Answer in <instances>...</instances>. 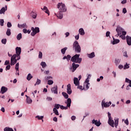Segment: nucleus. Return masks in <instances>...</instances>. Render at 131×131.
Here are the masks:
<instances>
[{"mask_svg":"<svg viewBox=\"0 0 131 131\" xmlns=\"http://www.w3.org/2000/svg\"><path fill=\"white\" fill-rule=\"evenodd\" d=\"M80 55L79 54H75L74 56H73L71 61L72 62H74V63H78V64H80L81 63V61L82 60V58H79Z\"/></svg>","mask_w":131,"mask_h":131,"instance_id":"1","label":"nucleus"},{"mask_svg":"<svg viewBox=\"0 0 131 131\" xmlns=\"http://www.w3.org/2000/svg\"><path fill=\"white\" fill-rule=\"evenodd\" d=\"M73 49L77 53H80V52H81V48H80V46H79V43H78V41H75L74 42Z\"/></svg>","mask_w":131,"mask_h":131,"instance_id":"2","label":"nucleus"},{"mask_svg":"<svg viewBox=\"0 0 131 131\" xmlns=\"http://www.w3.org/2000/svg\"><path fill=\"white\" fill-rule=\"evenodd\" d=\"M59 12H64L67 11V7L65 6L64 4L59 3L57 6Z\"/></svg>","mask_w":131,"mask_h":131,"instance_id":"3","label":"nucleus"},{"mask_svg":"<svg viewBox=\"0 0 131 131\" xmlns=\"http://www.w3.org/2000/svg\"><path fill=\"white\" fill-rule=\"evenodd\" d=\"M65 104H67V106H64L63 105L60 106V109L62 110H67L69 108H70V106H71V99L69 98L64 102Z\"/></svg>","mask_w":131,"mask_h":131,"instance_id":"4","label":"nucleus"},{"mask_svg":"<svg viewBox=\"0 0 131 131\" xmlns=\"http://www.w3.org/2000/svg\"><path fill=\"white\" fill-rule=\"evenodd\" d=\"M17 57V54H14L11 58L10 60V65L11 66H13V65H15L16 63H17V59H16V58Z\"/></svg>","mask_w":131,"mask_h":131,"instance_id":"5","label":"nucleus"},{"mask_svg":"<svg viewBox=\"0 0 131 131\" xmlns=\"http://www.w3.org/2000/svg\"><path fill=\"white\" fill-rule=\"evenodd\" d=\"M108 123L112 126V127H114V121L113 119H112V118H111V114L110 113H108Z\"/></svg>","mask_w":131,"mask_h":131,"instance_id":"6","label":"nucleus"},{"mask_svg":"<svg viewBox=\"0 0 131 131\" xmlns=\"http://www.w3.org/2000/svg\"><path fill=\"white\" fill-rule=\"evenodd\" d=\"M31 30L32 31V32L31 33V35H32V36H34L35 34L39 32V28L36 27L34 28V27H32Z\"/></svg>","mask_w":131,"mask_h":131,"instance_id":"7","label":"nucleus"},{"mask_svg":"<svg viewBox=\"0 0 131 131\" xmlns=\"http://www.w3.org/2000/svg\"><path fill=\"white\" fill-rule=\"evenodd\" d=\"M116 31L117 33V34L116 35V36H119V35L121 34V32L123 31V29H122L121 27L118 26L117 27V29H116Z\"/></svg>","mask_w":131,"mask_h":131,"instance_id":"8","label":"nucleus"},{"mask_svg":"<svg viewBox=\"0 0 131 131\" xmlns=\"http://www.w3.org/2000/svg\"><path fill=\"white\" fill-rule=\"evenodd\" d=\"M79 67V64L75 63V62H73L72 63V67L70 68V70H71L72 72H74L77 68Z\"/></svg>","mask_w":131,"mask_h":131,"instance_id":"9","label":"nucleus"},{"mask_svg":"<svg viewBox=\"0 0 131 131\" xmlns=\"http://www.w3.org/2000/svg\"><path fill=\"white\" fill-rule=\"evenodd\" d=\"M111 104H112L111 101H110L109 102H105L104 100H103L101 103L102 106H104V107H105L106 108L109 107Z\"/></svg>","mask_w":131,"mask_h":131,"instance_id":"10","label":"nucleus"},{"mask_svg":"<svg viewBox=\"0 0 131 131\" xmlns=\"http://www.w3.org/2000/svg\"><path fill=\"white\" fill-rule=\"evenodd\" d=\"M55 15L58 19H62L63 18V12L62 11L58 12L57 14L55 13Z\"/></svg>","mask_w":131,"mask_h":131,"instance_id":"11","label":"nucleus"},{"mask_svg":"<svg viewBox=\"0 0 131 131\" xmlns=\"http://www.w3.org/2000/svg\"><path fill=\"white\" fill-rule=\"evenodd\" d=\"M67 93L68 95L72 94V90H71V84H68L67 85Z\"/></svg>","mask_w":131,"mask_h":131,"instance_id":"12","label":"nucleus"},{"mask_svg":"<svg viewBox=\"0 0 131 131\" xmlns=\"http://www.w3.org/2000/svg\"><path fill=\"white\" fill-rule=\"evenodd\" d=\"M7 91H8V88L3 86L1 88V90L0 93L1 94H2V95H4V94H5V93H7Z\"/></svg>","mask_w":131,"mask_h":131,"instance_id":"13","label":"nucleus"},{"mask_svg":"<svg viewBox=\"0 0 131 131\" xmlns=\"http://www.w3.org/2000/svg\"><path fill=\"white\" fill-rule=\"evenodd\" d=\"M92 124H95V125H96V126H100L101 124V123L100 122V121H99V122H98L97 120H95V119H93L92 120Z\"/></svg>","mask_w":131,"mask_h":131,"instance_id":"14","label":"nucleus"},{"mask_svg":"<svg viewBox=\"0 0 131 131\" xmlns=\"http://www.w3.org/2000/svg\"><path fill=\"white\" fill-rule=\"evenodd\" d=\"M51 92L54 94H58V86H55L51 88Z\"/></svg>","mask_w":131,"mask_h":131,"instance_id":"15","label":"nucleus"},{"mask_svg":"<svg viewBox=\"0 0 131 131\" xmlns=\"http://www.w3.org/2000/svg\"><path fill=\"white\" fill-rule=\"evenodd\" d=\"M126 39L128 46H131V39L129 38V36H126Z\"/></svg>","mask_w":131,"mask_h":131,"instance_id":"16","label":"nucleus"},{"mask_svg":"<svg viewBox=\"0 0 131 131\" xmlns=\"http://www.w3.org/2000/svg\"><path fill=\"white\" fill-rule=\"evenodd\" d=\"M74 83L76 86L79 85V81L78 80V78L75 77L74 79Z\"/></svg>","mask_w":131,"mask_h":131,"instance_id":"17","label":"nucleus"},{"mask_svg":"<svg viewBox=\"0 0 131 131\" xmlns=\"http://www.w3.org/2000/svg\"><path fill=\"white\" fill-rule=\"evenodd\" d=\"M15 51L16 55H21V48L20 47H16Z\"/></svg>","mask_w":131,"mask_h":131,"instance_id":"18","label":"nucleus"},{"mask_svg":"<svg viewBox=\"0 0 131 131\" xmlns=\"http://www.w3.org/2000/svg\"><path fill=\"white\" fill-rule=\"evenodd\" d=\"M41 10L45 11V13H46V14H48V15H50V11H49V9H48V7H47V6H44L43 9L41 8Z\"/></svg>","mask_w":131,"mask_h":131,"instance_id":"19","label":"nucleus"},{"mask_svg":"<svg viewBox=\"0 0 131 131\" xmlns=\"http://www.w3.org/2000/svg\"><path fill=\"white\" fill-rule=\"evenodd\" d=\"M7 10V6H5V8L3 7L0 10V14H5V12H6Z\"/></svg>","mask_w":131,"mask_h":131,"instance_id":"20","label":"nucleus"},{"mask_svg":"<svg viewBox=\"0 0 131 131\" xmlns=\"http://www.w3.org/2000/svg\"><path fill=\"white\" fill-rule=\"evenodd\" d=\"M114 120H115V123H114V124H115V127H117V126H118V122L119 121V120L118 118H115Z\"/></svg>","mask_w":131,"mask_h":131,"instance_id":"21","label":"nucleus"},{"mask_svg":"<svg viewBox=\"0 0 131 131\" xmlns=\"http://www.w3.org/2000/svg\"><path fill=\"white\" fill-rule=\"evenodd\" d=\"M113 37V45H116L117 43H119V42L120 41V40H119V39H115L114 38V37Z\"/></svg>","mask_w":131,"mask_h":131,"instance_id":"22","label":"nucleus"},{"mask_svg":"<svg viewBox=\"0 0 131 131\" xmlns=\"http://www.w3.org/2000/svg\"><path fill=\"white\" fill-rule=\"evenodd\" d=\"M31 15L33 19H36V17H37V14H36V13H35L34 12H32L31 13Z\"/></svg>","mask_w":131,"mask_h":131,"instance_id":"23","label":"nucleus"},{"mask_svg":"<svg viewBox=\"0 0 131 131\" xmlns=\"http://www.w3.org/2000/svg\"><path fill=\"white\" fill-rule=\"evenodd\" d=\"M88 57L89 58H90V59H92V58H94L95 55V52H92L90 54H88Z\"/></svg>","mask_w":131,"mask_h":131,"instance_id":"24","label":"nucleus"},{"mask_svg":"<svg viewBox=\"0 0 131 131\" xmlns=\"http://www.w3.org/2000/svg\"><path fill=\"white\" fill-rule=\"evenodd\" d=\"M79 33L80 34V35H84V30L82 28H80L79 30Z\"/></svg>","mask_w":131,"mask_h":131,"instance_id":"25","label":"nucleus"},{"mask_svg":"<svg viewBox=\"0 0 131 131\" xmlns=\"http://www.w3.org/2000/svg\"><path fill=\"white\" fill-rule=\"evenodd\" d=\"M65 59H67V61H69L71 59V56L70 55H68L67 56H65L63 57V60H65Z\"/></svg>","mask_w":131,"mask_h":131,"instance_id":"26","label":"nucleus"},{"mask_svg":"<svg viewBox=\"0 0 131 131\" xmlns=\"http://www.w3.org/2000/svg\"><path fill=\"white\" fill-rule=\"evenodd\" d=\"M68 48L65 47L61 50V52L62 54V55H65V53H66V51H67V49Z\"/></svg>","mask_w":131,"mask_h":131,"instance_id":"27","label":"nucleus"},{"mask_svg":"<svg viewBox=\"0 0 131 131\" xmlns=\"http://www.w3.org/2000/svg\"><path fill=\"white\" fill-rule=\"evenodd\" d=\"M62 95L63 96L65 99H69L68 98H69V96L68 94H67V93H66V92H62Z\"/></svg>","mask_w":131,"mask_h":131,"instance_id":"28","label":"nucleus"},{"mask_svg":"<svg viewBox=\"0 0 131 131\" xmlns=\"http://www.w3.org/2000/svg\"><path fill=\"white\" fill-rule=\"evenodd\" d=\"M4 131H14V130L12 128L6 127L4 129Z\"/></svg>","mask_w":131,"mask_h":131,"instance_id":"29","label":"nucleus"},{"mask_svg":"<svg viewBox=\"0 0 131 131\" xmlns=\"http://www.w3.org/2000/svg\"><path fill=\"white\" fill-rule=\"evenodd\" d=\"M27 103L28 104H31V103H32V100L30 98V97H27Z\"/></svg>","mask_w":131,"mask_h":131,"instance_id":"30","label":"nucleus"},{"mask_svg":"<svg viewBox=\"0 0 131 131\" xmlns=\"http://www.w3.org/2000/svg\"><path fill=\"white\" fill-rule=\"evenodd\" d=\"M40 65L42 66V68H46V67H47V63H46V62L42 61Z\"/></svg>","mask_w":131,"mask_h":131,"instance_id":"31","label":"nucleus"},{"mask_svg":"<svg viewBox=\"0 0 131 131\" xmlns=\"http://www.w3.org/2000/svg\"><path fill=\"white\" fill-rule=\"evenodd\" d=\"M16 38L18 40H20V39H21V38H22V34L19 33L17 35Z\"/></svg>","mask_w":131,"mask_h":131,"instance_id":"32","label":"nucleus"},{"mask_svg":"<svg viewBox=\"0 0 131 131\" xmlns=\"http://www.w3.org/2000/svg\"><path fill=\"white\" fill-rule=\"evenodd\" d=\"M32 77H33L32 76V75H31V74H29L27 77V80H30L31 79V78H32Z\"/></svg>","mask_w":131,"mask_h":131,"instance_id":"33","label":"nucleus"},{"mask_svg":"<svg viewBox=\"0 0 131 131\" xmlns=\"http://www.w3.org/2000/svg\"><path fill=\"white\" fill-rule=\"evenodd\" d=\"M6 35H8V36H10V35H11V29H7V31L6 32Z\"/></svg>","mask_w":131,"mask_h":131,"instance_id":"34","label":"nucleus"},{"mask_svg":"<svg viewBox=\"0 0 131 131\" xmlns=\"http://www.w3.org/2000/svg\"><path fill=\"white\" fill-rule=\"evenodd\" d=\"M53 112L55 113L56 115H59V112H58L57 108H53Z\"/></svg>","mask_w":131,"mask_h":131,"instance_id":"35","label":"nucleus"},{"mask_svg":"<svg viewBox=\"0 0 131 131\" xmlns=\"http://www.w3.org/2000/svg\"><path fill=\"white\" fill-rule=\"evenodd\" d=\"M41 82V81L38 79H37V81L36 82V83L35 84V85L40 84V83Z\"/></svg>","mask_w":131,"mask_h":131,"instance_id":"36","label":"nucleus"},{"mask_svg":"<svg viewBox=\"0 0 131 131\" xmlns=\"http://www.w3.org/2000/svg\"><path fill=\"white\" fill-rule=\"evenodd\" d=\"M15 70L16 71H19V62H17L15 65Z\"/></svg>","mask_w":131,"mask_h":131,"instance_id":"37","label":"nucleus"},{"mask_svg":"<svg viewBox=\"0 0 131 131\" xmlns=\"http://www.w3.org/2000/svg\"><path fill=\"white\" fill-rule=\"evenodd\" d=\"M77 89H79V90H82V91H83V90H84V86L83 87L81 85H77Z\"/></svg>","mask_w":131,"mask_h":131,"instance_id":"38","label":"nucleus"},{"mask_svg":"<svg viewBox=\"0 0 131 131\" xmlns=\"http://www.w3.org/2000/svg\"><path fill=\"white\" fill-rule=\"evenodd\" d=\"M38 58L39 59H42V53L41 52H39Z\"/></svg>","mask_w":131,"mask_h":131,"instance_id":"39","label":"nucleus"},{"mask_svg":"<svg viewBox=\"0 0 131 131\" xmlns=\"http://www.w3.org/2000/svg\"><path fill=\"white\" fill-rule=\"evenodd\" d=\"M120 63V60L119 59H116L115 60L116 65H118Z\"/></svg>","mask_w":131,"mask_h":131,"instance_id":"40","label":"nucleus"},{"mask_svg":"<svg viewBox=\"0 0 131 131\" xmlns=\"http://www.w3.org/2000/svg\"><path fill=\"white\" fill-rule=\"evenodd\" d=\"M60 107H61V105L58 104H55V107L54 108H56V109H59L60 108Z\"/></svg>","mask_w":131,"mask_h":131,"instance_id":"41","label":"nucleus"},{"mask_svg":"<svg viewBox=\"0 0 131 131\" xmlns=\"http://www.w3.org/2000/svg\"><path fill=\"white\" fill-rule=\"evenodd\" d=\"M86 84L85 85L86 90H89L90 89V83H86Z\"/></svg>","mask_w":131,"mask_h":131,"instance_id":"42","label":"nucleus"},{"mask_svg":"<svg viewBox=\"0 0 131 131\" xmlns=\"http://www.w3.org/2000/svg\"><path fill=\"white\" fill-rule=\"evenodd\" d=\"M48 82L49 85H51V84H53L54 83V81H53V80H48Z\"/></svg>","mask_w":131,"mask_h":131,"instance_id":"43","label":"nucleus"},{"mask_svg":"<svg viewBox=\"0 0 131 131\" xmlns=\"http://www.w3.org/2000/svg\"><path fill=\"white\" fill-rule=\"evenodd\" d=\"M36 118H38V119H39V120H41L43 119V116H37L36 117Z\"/></svg>","mask_w":131,"mask_h":131,"instance_id":"44","label":"nucleus"},{"mask_svg":"<svg viewBox=\"0 0 131 131\" xmlns=\"http://www.w3.org/2000/svg\"><path fill=\"white\" fill-rule=\"evenodd\" d=\"M5 21H4V19H0V24H1V26H4V23Z\"/></svg>","mask_w":131,"mask_h":131,"instance_id":"45","label":"nucleus"},{"mask_svg":"<svg viewBox=\"0 0 131 131\" xmlns=\"http://www.w3.org/2000/svg\"><path fill=\"white\" fill-rule=\"evenodd\" d=\"M2 43H3L4 45H6V43H7V39H3L2 40Z\"/></svg>","mask_w":131,"mask_h":131,"instance_id":"46","label":"nucleus"},{"mask_svg":"<svg viewBox=\"0 0 131 131\" xmlns=\"http://www.w3.org/2000/svg\"><path fill=\"white\" fill-rule=\"evenodd\" d=\"M21 28H27V25L26 24H23V25H21Z\"/></svg>","mask_w":131,"mask_h":131,"instance_id":"47","label":"nucleus"},{"mask_svg":"<svg viewBox=\"0 0 131 131\" xmlns=\"http://www.w3.org/2000/svg\"><path fill=\"white\" fill-rule=\"evenodd\" d=\"M129 68V66L127 64V63H126V64L124 66V69H128Z\"/></svg>","mask_w":131,"mask_h":131,"instance_id":"48","label":"nucleus"},{"mask_svg":"<svg viewBox=\"0 0 131 131\" xmlns=\"http://www.w3.org/2000/svg\"><path fill=\"white\" fill-rule=\"evenodd\" d=\"M7 27H8V28H10L12 27V24L10 22H8Z\"/></svg>","mask_w":131,"mask_h":131,"instance_id":"49","label":"nucleus"},{"mask_svg":"<svg viewBox=\"0 0 131 131\" xmlns=\"http://www.w3.org/2000/svg\"><path fill=\"white\" fill-rule=\"evenodd\" d=\"M11 69V66L10 64L8 65L6 67V70H10Z\"/></svg>","mask_w":131,"mask_h":131,"instance_id":"50","label":"nucleus"},{"mask_svg":"<svg viewBox=\"0 0 131 131\" xmlns=\"http://www.w3.org/2000/svg\"><path fill=\"white\" fill-rule=\"evenodd\" d=\"M127 12V11H126V8H124L123 9L122 13H123L124 14H126V13Z\"/></svg>","mask_w":131,"mask_h":131,"instance_id":"51","label":"nucleus"},{"mask_svg":"<svg viewBox=\"0 0 131 131\" xmlns=\"http://www.w3.org/2000/svg\"><path fill=\"white\" fill-rule=\"evenodd\" d=\"M47 101H52L53 98L52 97H48L47 98Z\"/></svg>","mask_w":131,"mask_h":131,"instance_id":"52","label":"nucleus"},{"mask_svg":"<svg viewBox=\"0 0 131 131\" xmlns=\"http://www.w3.org/2000/svg\"><path fill=\"white\" fill-rule=\"evenodd\" d=\"M110 36V32H109V31L106 32V37H108V36Z\"/></svg>","mask_w":131,"mask_h":131,"instance_id":"53","label":"nucleus"},{"mask_svg":"<svg viewBox=\"0 0 131 131\" xmlns=\"http://www.w3.org/2000/svg\"><path fill=\"white\" fill-rule=\"evenodd\" d=\"M9 64H10V61L6 60L5 62L4 65H9Z\"/></svg>","mask_w":131,"mask_h":131,"instance_id":"54","label":"nucleus"},{"mask_svg":"<svg viewBox=\"0 0 131 131\" xmlns=\"http://www.w3.org/2000/svg\"><path fill=\"white\" fill-rule=\"evenodd\" d=\"M124 123H125L126 125H128V120L127 119L124 121Z\"/></svg>","mask_w":131,"mask_h":131,"instance_id":"55","label":"nucleus"},{"mask_svg":"<svg viewBox=\"0 0 131 131\" xmlns=\"http://www.w3.org/2000/svg\"><path fill=\"white\" fill-rule=\"evenodd\" d=\"M120 37L122 38V39H125V36H123L122 35H120Z\"/></svg>","mask_w":131,"mask_h":131,"instance_id":"56","label":"nucleus"},{"mask_svg":"<svg viewBox=\"0 0 131 131\" xmlns=\"http://www.w3.org/2000/svg\"><path fill=\"white\" fill-rule=\"evenodd\" d=\"M121 33H122V35H123V36H125V35H126V32H125V31H122V32H121Z\"/></svg>","mask_w":131,"mask_h":131,"instance_id":"57","label":"nucleus"},{"mask_svg":"<svg viewBox=\"0 0 131 131\" xmlns=\"http://www.w3.org/2000/svg\"><path fill=\"white\" fill-rule=\"evenodd\" d=\"M53 121H55V122H57L58 121V118L57 117H55L53 118Z\"/></svg>","mask_w":131,"mask_h":131,"instance_id":"58","label":"nucleus"},{"mask_svg":"<svg viewBox=\"0 0 131 131\" xmlns=\"http://www.w3.org/2000/svg\"><path fill=\"white\" fill-rule=\"evenodd\" d=\"M71 119H72V120H75V119H76V117H75L74 116H72L71 117Z\"/></svg>","mask_w":131,"mask_h":131,"instance_id":"59","label":"nucleus"},{"mask_svg":"<svg viewBox=\"0 0 131 131\" xmlns=\"http://www.w3.org/2000/svg\"><path fill=\"white\" fill-rule=\"evenodd\" d=\"M16 57H17V60H20V54H16Z\"/></svg>","mask_w":131,"mask_h":131,"instance_id":"60","label":"nucleus"},{"mask_svg":"<svg viewBox=\"0 0 131 131\" xmlns=\"http://www.w3.org/2000/svg\"><path fill=\"white\" fill-rule=\"evenodd\" d=\"M89 82L90 80H89V78H87L84 82V83H89Z\"/></svg>","mask_w":131,"mask_h":131,"instance_id":"61","label":"nucleus"},{"mask_svg":"<svg viewBox=\"0 0 131 131\" xmlns=\"http://www.w3.org/2000/svg\"><path fill=\"white\" fill-rule=\"evenodd\" d=\"M121 4H122V5H124L125 4H126V0H123L121 2Z\"/></svg>","mask_w":131,"mask_h":131,"instance_id":"62","label":"nucleus"},{"mask_svg":"<svg viewBox=\"0 0 131 131\" xmlns=\"http://www.w3.org/2000/svg\"><path fill=\"white\" fill-rule=\"evenodd\" d=\"M123 56H124V57H128V56H127V53H126V51L125 52H124V53H123Z\"/></svg>","mask_w":131,"mask_h":131,"instance_id":"63","label":"nucleus"},{"mask_svg":"<svg viewBox=\"0 0 131 131\" xmlns=\"http://www.w3.org/2000/svg\"><path fill=\"white\" fill-rule=\"evenodd\" d=\"M23 32H24V33H27V29H24Z\"/></svg>","mask_w":131,"mask_h":131,"instance_id":"64","label":"nucleus"}]
</instances>
